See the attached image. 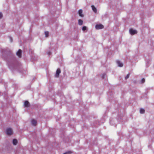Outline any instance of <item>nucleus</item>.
<instances>
[{"instance_id": "nucleus-16", "label": "nucleus", "mask_w": 154, "mask_h": 154, "mask_svg": "<svg viewBox=\"0 0 154 154\" xmlns=\"http://www.w3.org/2000/svg\"><path fill=\"white\" fill-rule=\"evenodd\" d=\"M46 37H47L48 35L49 32L48 31H45V32Z\"/></svg>"}, {"instance_id": "nucleus-20", "label": "nucleus", "mask_w": 154, "mask_h": 154, "mask_svg": "<svg viewBox=\"0 0 154 154\" xmlns=\"http://www.w3.org/2000/svg\"><path fill=\"white\" fill-rule=\"evenodd\" d=\"M145 82V79L144 78H142L141 79V83H143Z\"/></svg>"}, {"instance_id": "nucleus-14", "label": "nucleus", "mask_w": 154, "mask_h": 154, "mask_svg": "<svg viewBox=\"0 0 154 154\" xmlns=\"http://www.w3.org/2000/svg\"><path fill=\"white\" fill-rule=\"evenodd\" d=\"M83 21L81 19H79L78 20V24L80 25H82L83 24Z\"/></svg>"}, {"instance_id": "nucleus-10", "label": "nucleus", "mask_w": 154, "mask_h": 154, "mask_svg": "<svg viewBox=\"0 0 154 154\" xmlns=\"http://www.w3.org/2000/svg\"><path fill=\"white\" fill-rule=\"evenodd\" d=\"M32 124L34 126H35L37 124V121L34 119H32L31 121Z\"/></svg>"}, {"instance_id": "nucleus-17", "label": "nucleus", "mask_w": 154, "mask_h": 154, "mask_svg": "<svg viewBox=\"0 0 154 154\" xmlns=\"http://www.w3.org/2000/svg\"><path fill=\"white\" fill-rule=\"evenodd\" d=\"M72 153V152L71 151H69L67 152H65L64 153H63V154H70Z\"/></svg>"}, {"instance_id": "nucleus-6", "label": "nucleus", "mask_w": 154, "mask_h": 154, "mask_svg": "<svg viewBox=\"0 0 154 154\" xmlns=\"http://www.w3.org/2000/svg\"><path fill=\"white\" fill-rule=\"evenodd\" d=\"M30 106V104L29 102L27 100H26L24 102V106L25 107H29Z\"/></svg>"}, {"instance_id": "nucleus-4", "label": "nucleus", "mask_w": 154, "mask_h": 154, "mask_svg": "<svg viewBox=\"0 0 154 154\" xmlns=\"http://www.w3.org/2000/svg\"><path fill=\"white\" fill-rule=\"evenodd\" d=\"M129 31L130 34L131 35H134L137 33V31L136 30L132 29H130Z\"/></svg>"}, {"instance_id": "nucleus-5", "label": "nucleus", "mask_w": 154, "mask_h": 154, "mask_svg": "<svg viewBox=\"0 0 154 154\" xmlns=\"http://www.w3.org/2000/svg\"><path fill=\"white\" fill-rule=\"evenodd\" d=\"M61 72V70L60 68H58L56 71L55 77L58 78L59 77L60 73Z\"/></svg>"}, {"instance_id": "nucleus-22", "label": "nucleus", "mask_w": 154, "mask_h": 154, "mask_svg": "<svg viewBox=\"0 0 154 154\" xmlns=\"http://www.w3.org/2000/svg\"><path fill=\"white\" fill-rule=\"evenodd\" d=\"M2 17V13H0V19H1Z\"/></svg>"}, {"instance_id": "nucleus-13", "label": "nucleus", "mask_w": 154, "mask_h": 154, "mask_svg": "<svg viewBox=\"0 0 154 154\" xmlns=\"http://www.w3.org/2000/svg\"><path fill=\"white\" fill-rule=\"evenodd\" d=\"M101 78L103 79H106V78H107V76H106V73H104L103 74H102L101 75Z\"/></svg>"}, {"instance_id": "nucleus-11", "label": "nucleus", "mask_w": 154, "mask_h": 154, "mask_svg": "<svg viewBox=\"0 0 154 154\" xmlns=\"http://www.w3.org/2000/svg\"><path fill=\"white\" fill-rule=\"evenodd\" d=\"M91 7L93 11L95 13L97 12V9L94 5H91Z\"/></svg>"}, {"instance_id": "nucleus-1", "label": "nucleus", "mask_w": 154, "mask_h": 154, "mask_svg": "<svg viewBox=\"0 0 154 154\" xmlns=\"http://www.w3.org/2000/svg\"><path fill=\"white\" fill-rule=\"evenodd\" d=\"M8 64L10 69L11 70L17 69L21 67V66L16 59L14 56L11 54V56L7 59Z\"/></svg>"}, {"instance_id": "nucleus-21", "label": "nucleus", "mask_w": 154, "mask_h": 154, "mask_svg": "<svg viewBox=\"0 0 154 154\" xmlns=\"http://www.w3.org/2000/svg\"><path fill=\"white\" fill-rule=\"evenodd\" d=\"M52 53L51 51H48L47 53V54L49 56Z\"/></svg>"}, {"instance_id": "nucleus-23", "label": "nucleus", "mask_w": 154, "mask_h": 154, "mask_svg": "<svg viewBox=\"0 0 154 154\" xmlns=\"http://www.w3.org/2000/svg\"><path fill=\"white\" fill-rule=\"evenodd\" d=\"M9 38L10 39L11 42H12V38L11 37H10Z\"/></svg>"}, {"instance_id": "nucleus-3", "label": "nucleus", "mask_w": 154, "mask_h": 154, "mask_svg": "<svg viewBox=\"0 0 154 154\" xmlns=\"http://www.w3.org/2000/svg\"><path fill=\"white\" fill-rule=\"evenodd\" d=\"M12 131L11 128H8L6 130V133L7 135H10L12 134Z\"/></svg>"}, {"instance_id": "nucleus-12", "label": "nucleus", "mask_w": 154, "mask_h": 154, "mask_svg": "<svg viewBox=\"0 0 154 154\" xmlns=\"http://www.w3.org/2000/svg\"><path fill=\"white\" fill-rule=\"evenodd\" d=\"M17 142H18V141L17 139H13V143L14 145H16L17 144Z\"/></svg>"}, {"instance_id": "nucleus-7", "label": "nucleus", "mask_w": 154, "mask_h": 154, "mask_svg": "<svg viewBox=\"0 0 154 154\" xmlns=\"http://www.w3.org/2000/svg\"><path fill=\"white\" fill-rule=\"evenodd\" d=\"M22 51L20 49H19L16 53V55L19 57L21 58V57Z\"/></svg>"}, {"instance_id": "nucleus-15", "label": "nucleus", "mask_w": 154, "mask_h": 154, "mask_svg": "<svg viewBox=\"0 0 154 154\" xmlns=\"http://www.w3.org/2000/svg\"><path fill=\"white\" fill-rule=\"evenodd\" d=\"M145 110L144 109L140 108V112L141 114H143L144 113Z\"/></svg>"}, {"instance_id": "nucleus-9", "label": "nucleus", "mask_w": 154, "mask_h": 154, "mask_svg": "<svg viewBox=\"0 0 154 154\" xmlns=\"http://www.w3.org/2000/svg\"><path fill=\"white\" fill-rule=\"evenodd\" d=\"M82 12L83 11L82 9L79 10L78 12L79 16L81 17H84L83 14H82Z\"/></svg>"}, {"instance_id": "nucleus-19", "label": "nucleus", "mask_w": 154, "mask_h": 154, "mask_svg": "<svg viewBox=\"0 0 154 154\" xmlns=\"http://www.w3.org/2000/svg\"><path fill=\"white\" fill-rule=\"evenodd\" d=\"M82 29L83 31H84L87 29V27L86 26H83Z\"/></svg>"}, {"instance_id": "nucleus-18", "label": "nucleus", "mask_w": 154, "mask_h": 154, "mask_svg": "<svg viewBox=\"0 0 154 154\" xmlns=\"http://www.w3.org/2000/svg\"><path fill=\"white\" fill-rule=\"evenodd\" d=\"M129 76H130V73L128 74L127 75L125 76V80L127 79L129 77Z\"/></svg>"}, {"instance_id": "nucleus-24", "label": "nucleus", "mask_w": 154, "mask_h": 154, "mask_svg": "<svg viewBox=\"0 0 154 154\" xmlns=\"http://www.w3.org/2000/svg\"><path fill=\"white\" fill-rule=\"evenodd\" d=\"M32 60H33V61H36V60H37V59H36V58H35V59H33V57H32Z\"/></svg>"}, {"instance_id": "nucleus-8", "label": "nucleus", "mask_w": 154, "mask_h": 154, "mask_svg": "<svg viewBox=\"0 0 154 154\" xmlns=\"http://www.w3.org/2000/svg\"><path fill=\"white\" fill-rule=\"evenodd\" d=\"M116 63L118 64V66L119 67H122L123 66V63L122 62H121V61L119 60H117Z\"/></svg>"}, {"instance_id": "nucleus-2", "label": "nucleus", "mask_w": 154, "mask_h": 154, "mask_svg": "<svg viewBox=\"0 0 154 154\" xmlns=\"http://www.w3.org/2000/svg\"><path fill=\"white\" fill-rule=\"evenodd\" d=\"M95 28L96 29H101L104 28V26L101 24H97L96 25Z\"/></svg>"}]
</instances>
